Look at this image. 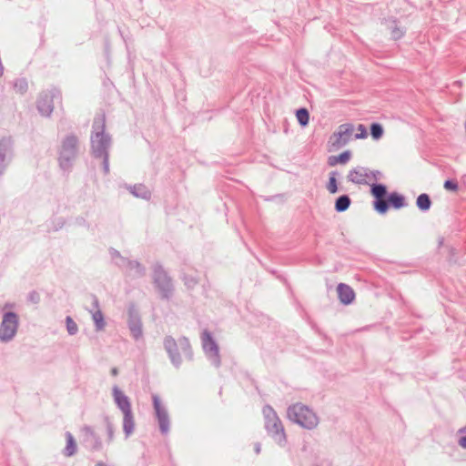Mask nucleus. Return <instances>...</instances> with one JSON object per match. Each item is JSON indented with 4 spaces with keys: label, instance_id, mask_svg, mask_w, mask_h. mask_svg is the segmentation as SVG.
Returning a JSON list of instances; mask_svg holds the SVG:
<instances>
[{
    "label": "nucleus",
    "instance_id": "f257e3e1",
    "mask_svg": "<svg viewBox=\"0 0 466 466\" xmlns=\"http://www.w3.org/2000/svg\"><path fill=\"white\" fill-rule=\"evenodd\" d=\"M287 418L305 430H314L319 424V417L310 407L298 402L287 409Z\"/></svg>",
    "mask_w": 466,
    "mask_h": 466
},
{
    "label": "nucleus",
    "instance_id": "f03ea898",
    "mask_svg": "<svg viewBox=\"0 0 466 466\" xmlns=\"http://www.w3.org/2000/svg\"><path fill=\"white\" fill-rule=\"evenodd\" d=\"M264 427L268 435L280 447L287 444V434L281 420L276 410L269 405L262 409Z\"/></svg>",
    "mask_w": 466,
    "mask_h": 466
},
{
    "label": "nucleus",
    "instance_id": "7ed1b4c3",
    "mask_svg": "<svg viewBox=\"0 0 466 466\" xmlns=\"http://www.w3.org/2000/svg\"><path fill=\"white\" fill-rule=\"evenodd\" d=\"M106 117L104 115L97 116L93 123L91 135L92 153L95 157H101L108 154L107 150L111 145V138L105 131Z\"/></svg>",
    "mask_w": 466,
    "mask_h": 466
},
{
    "label": "nucleus",
    "instance_id": "20e7f679",
    "mask_svg": "<svg viewBox=\"0 0 466 466\" xmlns=\"http://www.w3.org/2000/svg\"><path fill=\"white\" fill-rule=\"evenodd\" d=\"M112 397L114 403L123 413V431L126 438H128L135 431V420L131 401L117 385L112 387Z\"/></svg>",
    "mask_w": 466,
    "mask_h": 466
},
{
    "label": "nucleus",
    "instance_id": "39448f33",
    "mask_svg": "<svg viewBox=\"0 0 466 466\" xmlns=\"http://www.w3.org/2000/svg\"><path fill=\"white\" fill-rule=\"evenodd\" d=\"M164 347L168 353L171 362L176 367H179L182 362V356L192 359V351L188 339L187 338H179L175 340L172 337H166Z\"/></svg>",
    "mask_w": 466,
    "mask_h": 466
},
{
    "label": "nucleus",
    "instance_id": "423d86ee",
    "mask_svg": "<svg viewBox=\"0 0 466 466\" xmlns=\"http://www.w3.org/2000/svg\"><path fill=\"white\" fill-rule=\"evenodd\" d=\"M78 140L76 136H66L61 144L59 151V166L62 169L67 171L71 168L77 152Z\"/></svg>",
    "mask_w": 466,
    "mask_h": 466
},
{
    "label": "nucleus",
    "instance_id": "0eeeda50",
    "mask_svg": "<svg viewBox=\"0 0 466 466\" xmlns=\"http://www.w3.org/2000/svg\"><path fill=\"white\" fill-rule=\"evenodd\" d=\"M382 177V173L379 170H372L369 167L357 166L351 168L348 175L347 179L349 182L356 185H370Z\"/></svg>",
    "mask_w": 466,
    "mask_h": 466
},
{
    "label": "nucleus",
    "instance_id": "6e6552de",
    "mask_svg": "<svg viewBox=\"0 0 466 466\" xmlns=\"http://www.w3.org/2000/svg\"><path fill=\"white\" fill-rule=\"evenodd\" d=\"M354 126L350 123L339 125L328 141L329 151H336L345 147L353 137Z\"/></svg>",
    "mask_w": 466,
    "mask_h": 466
},
{
    "label": "nucleus",
    "instance_id": "1a4fd4ad",
    "mask_svg": "<svg viewBox=\"0 0 466 466\" xmlns=\"http://www.w3.org/2000/svg\"><path fill=\"white\" fill-rule=\"evenodd\" d=\"M19 325L18 316L14 312H5L0 324V341L6 343L14 339Z\"/></svg>",
    "mask_w": 466,
    "mask_h": 466
},
{
    "label": "nucleus",
    "instance_id": "9d476101",
    "mask_svg": "<svg viewBox=\"0 0 466 466\" xmlns=\"http://www.w3.org/2000/svg\"><path fill=\"white\" fill-rule=\"evenodd\" d=\"M153 407L155 415L157 420L159 429L162 434L167 435L170 429V420L166 406L162 403L160 398L157 394L152 395Z\"/></svg>",
    "mask_w": 466,
    "mask_h": 466
},
{
    "label": "nucleus",
    "instance_id": "9b49d317",
    "mask_svg": "<svg viewBox=\"0 0 466 466\" xmlns=\"http://www.w3.org/2000/svg\"><path fill=\"white\" fill-rule=\"evenodd\" d=\"M202 347L207 358L210 360V362L214 366L218 367L220 365L218 346L212 338L211 334L206 330L202 333Z\"/></svg>",
    "mask_w": 466,
    "mask_h": 466
},
{
    "label": "nucleus",
    "instance_id": "f8f14e48",
    "mask_svg": "<svg viewBox=\"0 0 466 466\" xmlns=\"http://www.w3.org/2000/svg\"><path fill=\"white\" fill-rule=\"evenodd\" d=\"M60 99V93L56 90H48L40 95L37 100V109L43 116H50L54 110V100Z\"/></svg>",
    "mask_w": 466,
    "mask_h": 466
},
{
    "label": "nucleus",
    "instance_id": "ddd939ff",
    "mask_svg": "<svg viewBox=\"0 0 466 466\" xmlns=\"http://www.w3.org/2000/svg\"><path fill=\"white\" fill-rule=\"evenodd\" d=\"M112 256L114 258H119V261H116V263L122 267L129 276L136 277L144 273V268L138 262L122 258L116 250L112 252Z\"/></svg>",
    "mask_w": 466,
    "mask_h": 466
},
{
    "label": "nucleus",
    "instance_id": "4468645a",
    "mask_svg": "<svg viewBox=\"0 0 466 466\" xmlns=\"http://www.w3.org/2000/svg\"><path fill=\"white\" fill-rule=\"evenodd\" d=\"M13 140L10 137L0 138V174H2L12 157Z\"/></svg>",
    "mask_w": 466,
    "mask_h": 466
},
{
    "label": "nucleus",
    "instance_id": "2eb2a0df",
    "mask_svg": "<svg viewBox=\"0 0 466 466\" xmlns=\"http://www.w3.org/2000/svg\"><path fill=\"white\" fill-rule=\"evenodd\" d=\"M81 433L83 436L82 441L86 448L92 451H97L101 449L102 442L99 437L94 432V431L90 427H83L81 429Z\"/></svg>",
    "mask_w": 466,
    "mask_h": 466
},
{
    "label": "nucleus",
    "instance_id": "dca6fc26",
    "mask_svg": "<svg viewBox=\"0 0 466 466\" xmlns=\"http://www.w3.org/2000/svg\"><path fill=\"white\" fill-rule=\"evenodd\" d=\"M128 328L132 336L138 339L142 336V326L138 313L134 308L128 310Z\"/></svg>",
    "mask_w": 466,
    "mask_h": 466
},
{
    "label": "nucleus",
    "instance_id": "f3484780",
    "mask_svg": "<svg viewBox=\"0 0 466 466\" xmlns=\"http://www.w3.org/2000/svg\"><path fill=\"white\" fill-rule=\"evenodd\" d=\"M155 283L160 289V290L167 295L168 291L171 289V282L170 279L167 275V273L161 268H157L155 270L154 275Z\"/></svg>",
    "mask_w": 466,
    "mask_h": 466
},
{
    "label": "nucleus",
    "instance_id": "a211bd4d",
    "mask_svg": "<svg viewBox=\"0 0 466 466\" xmlns=\"http://www.w3.org/2000/svg\"><path fill=\"white\" fill-rule=\"evenodd\" d=\"M338 297L339 301L344 305H349L355 299L354 290L347 284L339 283L337 287Z\"/></svg>",
    "mask_w": 466,
    "mask_h": 466
},
{
    "label": "nucleus",
    "instance_id": "6ab92c4d",
    "mask_svg": "<svg viewBox=\"0 0 466 466\" xmlns=\"http://www.w3.org/2000/svg\"><path fill=\"white\" fill-rule=\"evenodd\" d=\"M126 188L137 198L148 200L151 198V191L143 184L128 185Z\"/></svg>",
    "mask_w": 466,
    "mask_h": 466
},
{
    "label": "nucleus",
    "instance_id": "aec40b11",
    "mask_svg": "<svg viewBox=\"0 0 466 466\" xmlns=\"http://www.w3.org/2000/svg\"><path fill=\"white\" fill-rule=\"evenodd\" d=\"M95 307H96V309L90 311L92 320L95 324L96 330L102 331L106 328V320H105L103 312L101 311V309L98 307L97 300H95Z\"/></svg>",
    "mask_w": 466,
    "mask_h": 466
},
{
    "label": "nucleus",
    "instance_id": "412c9836",
    "mask_svg": "<svg viewBox=\"0 0 466 466\" xmlns=\"http://www.w3.org/2000/svg\"><path fill=\"white\" fill-rule=\"evenodd\" d=\"M351 158V152L350 150H345L341 154L338 156H330L328 158V164L330 167H334L338 164L345 165L347 164Z\"/></svg>",
    "mask_w": 466,
    "mask_h": 466
},
{
    "label": "nucleus",
    "instance_id": "4be33fe9",
    "mask_svg": "<svg viewBox=\"0 0 466 466\" xmlns=\"http://www.w3.org/2000/svg\"><path fill=\"white\" fill-rule=\"evenodd\" d=\"M65 436L66 439V445L64 450V454L66 457H72L76 453L77 451L76 442L71 432L66 431Z\"/></svg>",
    "mask_w": 466,
    "mask_h": 466
},
{
    "label": "nucleus",
    "instance_id": "5701e85b",
    "mask_svg": "<svg viewBox=\"0 0 466 466\" xmlns=\"http://www.w3.org/2000/svg\"><path fill=\"white\" fill-rule=\"evenodd\" d=\"M384 25L387 29L390 30L391 36L393 39H400L404 35V30L397 25V23L393 19H387L384 21Z\"/></svg>",
    "mask_w": 466,
    "mask_h": 466
},
{
    "label": "nucleus",
    "instance_id": "b1692460",
    "mask_svg": "<svg viewBox=\"0 0 466 466\" xmlns=\"http://www.w3.org/2000/svg\"><path fill=\"white\" fill-rule=\"evenodd\" d=\"M370 193L375 199H384L387 194V187L383 184H376L375 182L370 183Z\"/></svg>",
    "mask_w": 466,
    "mask_h": 466
},
{
    "label": "nucleus",
    "instance_id": "393cba45",
    "mask_svg": "<svg viewBox=\"0 0 466 466\" xmlns=\"http://www.w3.org/2000/svg\"><path fill=\"white\" fill-rule=\"evenodd\" d=\"M388 199H389V202L391 204V206L396 209L404 208L406 206L404 197L397 192H393V193L390 194Z\"/></svg>",
    "mask_w": 466,
    "mask_h": 466
},
{
    "label": "nucleus",
    "instance_id": "a878e982",
    "mask_svg": "<svg viewBox=\"0 0 466 466\" xmlns=\"http://www.w3.org/2000/svg\"><path fill=\"white\" fill-rule=\"evenodd\" d=\"M416 205L418 208L421 211H428L431 208V201L430 199V197L423 193L420 194L416 200Z\"/></svg>",
    "mask_w": 466,
    "mask_h": 466
},
{
    "label": "nucleus",
    "instance_id": "bb28decb",
    "mask_svg": "<svg viewBox=\"0 0 466 466\" xmlns=\"http://www.w3.org/2000/svg\"><path fill=\"white\" fill-rule=\"evenodd\" d=\"M350 205V198L347 195L340 196L335 203V209L338 212L346 211Z\"/></svg>",
    "mask_w": 466,
    "mask_h": 466
},
{
    "label": "nucleus",
    "instance_id": "cd10ccee",
    "mask_svg": "<svg viewBox=\"0 0 466 466\" xmlns=\"http://www.w3.org/2000/svg\"><path fill=\"white\" fill-rule=\"evenodd\" d=\"M65 322H66V331H67L68 335L74 336V335L77 334V332L79 330L78 326H77L76 322L72 319V317H70V316L66 317Z\"/></svg>",
    "mask_w": 466,
    "mask_h": 466
},
{
    "label": "nucleus",
    "instance_id": "c85d7f7f",
    "mask_svg": "<svg viewBox=\"0 0 466 466\" xmlns=\"http://www.w3.org/2000/svg\"><path fill=\"white\" fill-rule=\"evenodd\" d=\"M296 117L298 122L302 126L306 127L309 121V115L306 108H300L296 112Z\"/></svg>",
    "mask_w": 466,
    "mask_h": 466
},
{
    "label": "nucleus",
    "instance_id": "c756f323",
    "mask_svg": "<svg viewBox=\"0 0 466 466\" xmlns=\"http://www.w3.org/2000/svg\"><path fill=\"white\" fill-rule=\"evenodd\" d=\"M337 175L338 173L333 171L329 173V182L327 185V189L330 194H335L338 192V186H337Z\"/></svg>",
    "mask_w": 466,
    "mask_h": 466
},
{
    "label": "nucleus",
    "instance_id": "7c9ffc66",
    "mask_svg": "<svg viewBox=\"0 0 466 466\" xmlns=\"http://www.w3.org/2000/svg\"><path fill=\"white\" fill-rule=\"evenodd\" d=\"M374 209L380 214H385L389 208L388 203L385 199H377L373 203Z\"/></svg>",
    "mask_w": 466,
    "mask_h": 466
},
{
    "label": "nucleus",
    "instance_id": "2f4dec72",
    "mask_svg": "<svg viewBox=\"0 0 466 466\" xmlns=\"http://www.w3.org/2000/svg\"><path fill=\"white\" fill-rule=\"evenodd\" d=\"M370 134L374 139H380L383 135V128L381 125L373 123L370 127Z\"/></svg>",
    "mask_w": 466,
    "mask_h": 466
},
{
    "label": "nucleus",
    "instance_id": "473e14b6",
    "mask_svg": "<svg viewBox=\"0 0 466 466\" xmlns=\"http://www.w3.org/2000/svg\"><path fill=\"white\" fill-rule=\"evenodd\" d=\"M27 86L25 79H17L14 84L15 90L19 94H24L27 90Z\"/></svg>",
    "mask_w": 466,
    "mask_h": 466
},
{
    "label": "nucleus",
    "instance_id": "72a5a7b5",
    "mask_svg": "<svg viewBox=\"0 0 466 466\" xmlns=\"http://www.w3.org/2000/svg\"><path fill=\"white\" fill-rule=\"evenodd\" d=\"M457 442L462 449H466V427L458 431Z\"/></svg>",
    "mask_w": 466,
    "mask_h": 466
},
{
    "label": "nucleus",
    "instance_id": "f704fd0d",
    "mask_svg": "<svg viewBox=\"0 0 466 466\" xmlns=\"http://www.w3.org/2000/svg\"><path fill=\"white\" fill-rule=\"evenodd\" d=\"M358 133L354 135L356 139H363L368 136L367 129L363 125H359L357 127Z\"/></svg>",
    "mask_w": 466,
    "mask_h": 466
},
{
    "label": "nucleus",
    "instance_id": "c9c22d12",
    "mask_svg": "<svg viewBox=\"0 0 466 466\" xmlns=\"http://www.w3.org/2000/svg\"><path fill=\"white\" fill-rule=\"evenodd\" d=\"M444 188L451 191H456L458 189V184L453 180H446L444 182Z\"/></svg>",
    "mask_w": 466,
    "mask_h": 466
},
{
    "label": "nucleus",
    "instance_id": "e433bc0d",
    "mask_svg": "<svg viewBox=\"0 0 466 466\" xmlns=\"http://www.w3.org/2000/svg\"><path fill=\"white\" fill-rule=\"evenodd\" d=\"M101 158H103V168L106 174L109 172V160H108V154L105 156H101Z\"/></svg>",
    "mask_w": 466,
    "mask_h": 466
},
{
    "label": "nucleus",
    "instance_id": "4c0bfd02",
    "mask_svg": "<svg viewBox=\"0 0 466 466\" xmlns=\"http://www.w3.org/2000/svg\"><path fill=\"white\" fill-rule=\"evenodd\" d=\"M108 439L111 441L114 437V430L111 426L107 428Z\"/></svg>",
    "mask_w": 466,
    "mask_h": 466
},
{
    "label": "nucleus",
    "instance_id": "58836bf2",
    "mask_svg": "<svg viewBox=\"0 0 466 466\" xmlns=\"http://www.w3.org/2000/svg\"><path fill=\"white\" fill-rule=\"evenodd\" d=\"M261 451V445L259 443H256L255 445V451L257 454H258Z\"/></svg>",
    "mask_w": 466,
    "mask_h": 466
},
{
    "label": "nucleus",
    "instance_id": "ea45409f",
    "mask_svg": "<svg viewBox=\"0 0 466 466\" xmlns=\"http://www.w3.org/2000/svg\"><path fill=\"white\" fill-rule=\"evenodd\" d=\"M111 374H112L113 376H116V375L118 374V370H117L116 368H113V369L111 370Z\"/></svg>",
    "mask_w": 466,
    "mask_h": 466
},
{
    "label": "nucleus",
    "instance_id": "a19ab883",
    "mask_svg": "<svg viewBox=\"0 0 466 466\" xmlns=\"http://www.w3.org/2000/svg\"><path fill=\"white\" fill-rule=\"evenodd\" d=\"M96 466H106V464H104L103 462H98L96 464Z\"/></svg>",
    "mask_w": 466,
    "mask_h": 466
}]
</instances>
